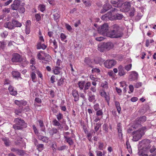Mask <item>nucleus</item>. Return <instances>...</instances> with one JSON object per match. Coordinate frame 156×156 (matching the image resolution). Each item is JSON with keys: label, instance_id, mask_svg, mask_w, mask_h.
Here are the masks:
<instances>
[{"label": "nucleus", "instance_id": "f257e3e1", "mask_svg": "<svg viewBox=\"0 0 156 156\" xmlns=\"http://www.w3.org/2000/svg\"><path fill=\"white\" fill-rule=\"evenodd\" d=\"M113 30L108 32V25L107 23H104L98 29V32L103 35L112 38H117L121 37L122 33L120 31L119 26L115 24L112 26Z\"/></svg>", "mask_w": 156, "mask_h": 156}, {"label": "nucleus", "instance_id": "f03ea898", "mask_svg": "<svg viewBox=\"0 0 156 156\" xmlns=\"http://www.w3.org/2000/svg\"><path fill=\"white\" fill-rule=\"evenodd\" d=\"M146 129V127H144L141 128H139L137 130L133 131L132 133L133 141L136 142L140 140L144 134L145 131Z\"/></svg>", "mask_w": 156, "mask_h": 156}, {"label": "nucleus", "instance_id": "7ed1b4c3", "mask_svg": "<svg viewBox=\"0 0 156 156\" xmlns=\"http://www.w3.org/2000/svg\"><path fill=\"white\" fill-rule=\"evenodd\" d=\"M114 47L113 44L111 42L101 43L98 45V50L101 52L108 51Z\"/></svg>", "mask_w": 156, "mask_h": 156}, {"label": "nucleus", "instance_id": "20e7f679", "mask_svg": "<svg viewBox=\"0 0 156 156\" xmlns=\"http://www.w3.org/2000/svg\"><path fill=\"white\" fill-rule=\"evenodd\" d=\"M146 117L143 116L137 118L134 122V124L132 126L134 129L140 128L141 124L144 122L146 120Z\"/></svg>", "mask_w": 156, "mask_h": 156}, {"label": "nucleus", "instance_id": "39448f33", "mask_svg": "<svg viewBox=\"0 0 156 156\" xmlns=\"http://www.w3.org/2000/svg\"><path fill=\"white\" fill-rule=\"evenodd\" d=\"M117 9L115 8H112L111 9V11L105 15L102 16L101 19L103 20H112L113 19L112 18V13L111 12H113L117 10Z\"/></svg>", "mask_w": 156, "mask_h": 156}, {"label": "nucleus", "instance_id": "423d86ee", "mask_svg": "<svg viewBox=\"0 0 156 156\" xmlns=\"http://www.w3.org/2000/svg\"><path fill=\"white\" fill-rule=\"evenodd\" d=\"M116 62L114 60L110 59L106 60L104 62L105 67L108 69H110L115 66Z\"/></svg>", "mask_w": 156, "mask_h": 156}, {"label": "nucleus", "instance_id": "0eeeda50", "mask_svg": "<svg viewBox=\"0 0 156 156\" xmlns=\"http://www.w3.org/2000/svg\"><path fill=\"white\" fill-rule=\"evenodd\" d=\"M150 140L148 139H144L140 141L139 144L141 145L144 149L147 150L150 149L151 146L150 145Z\"/></svg>", "mask_w": 156, "mask_h": 156}, {"label": "nucleus", "instance_id": "6e6552de", "mask_svg": "<svg viewBox=\"0 0 156 156\" xmlns=\"http://www.w3.org/2000/svg\"><path fill=\"white\" fill-rule=\"evenodd\" d=\"M14 122L16 124L24 128H26L27 126V124L26 123L24 120L21 119L19 118L15 119Z\"/></svg>", "mask_w": 156, "mask_h": 156}, {"label": "nucleus", "instance_id": "1a4fd4ad", "mask_svg": "<svg viewBox=\"0 0 156 156\" xmlns=\"http://www.w3.org/2000/svg\"><path fill=\"white\" fill-rule=\"evenodd\" d=\"M49 131L50 135L51 137L53 136L54 134H56V137H55V138L58 139L60 138V134L59 131L57 129L55 128H52L51 129H50Z\"/></svg>", "mask_w": 156, "mask_h": 156}, {"label": "nucleus", "instance_id": "9d476101", "mask_svg": "<svg viewBox=\"0 0 156 156\" xmlns=\"http://www.w3.org/2000/svg\"><path fill=\"white\" fill-rule=\"evenodd\" d=\"M22 60V58L20 55L16 53L14 54L12 58V61L13 62H20Z\"/></svg>", "mask_w": 156, "mask_h": 156}, {"label": "nucleus", "instance_id": "9b49d317", "mask_svg": "<svg viewBox=\"0 0 156 156\" xmlns=\"http://www.w3.org/2000/svg\"><path fill=\"white\" fill-rule=\"evenodd\" d=\"M138 79V74L136 71H132L129 76V81H135Z\"/></svg>", "mask_w": 156, "mask_h": 156}, {"label": "nucleus", "instance_id": "f8f14e48", "mask_svg": "<svg viewBox=\"0 0 156 156\" xmlns=\"http://www.w3.org/2000/svg\"><path fill=\"white\" fill-rule=\"evenodd\" d=\"M20 5V1L18 0H15L11 5V8L13 10H17Z\"/></svg>", "mask_w": 156, "mask_h": 156}, {"label": "nucleus", "instance_id": "ddd939ff", "mask_svg": "<svg viewBox=\"0 0 156 156\" xmlns=\"http://www.w3.org/2000/svg\"><path fill=\"white\" fill-rule=\"evenodd\" d=\"M118 69L119 76H122L126 74V72L125 71L124 68L122 66L119 65L118 67Z\"/></svg>", "mask_w": 156, "mask_h": 156}, {"label": "nucleus", "instance_id": "4468645a", "mask_svg": "<svg viewBox=\"0 0 156 156\" xmlns=\"http://www.w3.org/2000/svg\"><path fill=\"white\" fill-rule=\"evenodd\" d=\"M112 6L109 3H106L104 5L102 9L101 10V13H104L106 12L109 9H111Z\"/></svg>", "mask_w": 156, "mask_h": 156}, {"label": "nucleus", "instance_id": "2eb2a0df", "mask_svg": "<svg viewBox=\"0 0 156 156\" xmlns=\"http://www.w3.org/2000/svg\"><path fill=\"white\" fill-rule=\"evenodd\" d=\"M130 2H126L124 3L123 8L125 12H127L130 9Z\"/></svg>", "mask_w": 156, "mask_h": 156}, {"label": "nucleus", "instance_id": "dca6fc26", "mask_svg": "<svg viewBox=\"0 0 156 156\" xmlns=\"http://www.w3.org/2000/svg\"><path fill=\"white\" fill-rule=\"evenodd\" d=\"M4 27L6 28H8L9 30L14 29V27L12 22L9 21L5 23L4 24Z\"/></svg>", "mask_w": 156, "mask_h": 156}, {"label": "nucleus", "instance_id": "f3484780", "mask_svg": "<svg viewBox=\"0 0 156 156\" xmlns=\"http://www.w3.org/2000/svg\"><path fill=\"white\" fill-rule=\"evenodd\" d=\"M111 2L115 7H119L122 4V3H120V2L119 0H111Z\"/></svg>", "mask_w": 156, "mask_h": 156}, {"label": "nucleus", "instance_id": "a211bd4d", "mask_svg": "<svg viewBox=\"0 0 156 156\" xmlns=\"http://www.w3.org/2000/svg\"><path fill=\"white\" fill-rule=\"evenodd\" d=\"M72 94L74 98V101L75 102L78 101L79 100V96L78 91L75 90H73Z\"/></svg>", "mask_w": 156, "mask_h": 156}, {"label": "nucleus", "instance_id": "6ab92c4d", "mask_svg": "<svg viewBox=\"0 0 156 156\" xmlns=\"http://www.w3.org/2000/svg\"><path fill=\"white\" fill-rule=\"evenodd\" d=\"M87 95L88 96V100L90 102H92L95 99V96L91 91H89Z\"/></svg>", "mask_w": 156, "mask_h": 156}, {"label": "nucleus", "instance_id": "aec40b11", "mask_svg": "<svg viewBox=\"0 0 156 156\" xmlns=\"http://www.w3.org/2000/svg\"><path fill=\"white\" fill-rule=\"evenodd\" d=\"M12 22L14 27V29L15 27H20L22 26L21 23L18 21L12 19Z\"/></svg>", "mask_w": 156, "mask_h": 156}, {"label": "nucleus", "instance_id": "412c9836", "mask_svg": "<svg viewBox=\"0 0 156 156\" xmlns=\"http://www.w3.org/2000/svg\"><path fill=\"white\" fill-rule=\"evenodd\" d=\"M112 18L113 19V20H120L123 18V16L121 14H116L115 15L112 16Z\"/></svg>", "mask_w": 156, "mask_h": 156}, {"label": "nucleus", "instance_id": "4be33fe9", "mask_svg": "<svg viewBox=\"0 0 156 156\" xmlns=\"http://www.w3.org/2000/svg\"><path fill=\"white\" fill-rule=\"evenodd\" d=\"M64 138L69 145H72L73 144V141L70 137L64 136Z\"/></svg>", "mask_w": 156, "mask_h": 156}, {"label": "nucleus", "instance_id": "5701e85b", "mask_svg": "<svg viewBox=\"0 0 156 156\" xmlns=\"http://www.w3.org/2000/svg\"><path fill=\"white\" fill-rule=\"evenodd\" d=\"M100 94L102 97H104L107 102H108L110 100L109 97L106 94L105 92L103 91L100 93Z\"/></svg>", "mask_w": 156, "mask_h": 156}, {"label": "nucleus", "instance_id": "b1692460", "mask_svg": "<svg viewBox=\"0 0 156 156\" xmlns=\"http://www.w3.org/2000/svg\"><path fill=\"white\" fill-rule=\"evenodd\" d=\"M78 87L80 90H83L85 84L84 81H80L78 83Z\"/></svg>", "mask_w": 156, "mask_h": 156}, {"label": "nucleus", "instance_id": "393cba45", "mask_svg": "<svg viewBox=\"0 0 156 156\" xmlns=\"http://www.w3.org/2000/svg\"><path fill=\"white\" fill-rule=\"evenodd\" d=\"M56 80H58L57 84L58 86H61L63 85L64 82V79L62 77H60L59 79L57 76Z\"/></svg>", "mask_w": 156, "mask_h": 156}, {"label": "nucleus", "instance_id": "a878e982", "mask_svg": "<svg viewBox=\"0 0 156 156\" xmlns=\"http://www.w3.org/2000/svg\"><path fill=\"white\" fill-rule=\"evenodd\" d=\"M115 103L118 112L119 113H120V111L121 110V108L119 102L117 101H115Z\"/></svg>", "mask_w": 156, "mask_h": 156}, {"label": "nucleus", "instance_id": "bb28decb", "mask_svg": "<svg viewBox=\"0 0 156 156\" xmlns=\"http://www.w3.org/2000/svg\"><path fill=\"white\" fill-rule=\"evenodd\" d=\"M2 140L4 142V144L6 146H8L10 145V141L6 137L3 138Z\"/></svg>", "mask_w": 156, "mask_h": 156}, {"label": "nucleus", "instance_id": "cd10ccee", "mask_svg": "<svg viewBox=\"0 0 156 156\" xmlns=\"http://www.w3.org/2000/svg\"><path fill=\"white\" fill-rule=\"evenodd\" d=\"M12 74L13 76L15 78L19 77L20 75V74L19 72L15 71L12 72Z\"/></svg>", "mask_w": 156, "mask_h": 156}, {"label": "nucleus", "instance_id": "c85d7f7f", "mask_svg": "<svg viewBox=\"0 0 156 156\" xmlns=\"http://www.w3.org/2000/svg\"><path fill=\"white\" fill-rule=\"evenodd\" d=\"M84 62L90 66L91 67H93L92 66H91V61L89 58L88 57H86L85 58Z\"/></svg>", "mask_w": 156, "mask_h": 156}, {"label": "nucleus", "instance_id": "c756f323", "mask_svg": "<svg viewBox=\"0 0 156 156\" xmlns=\"http://www.w3.org/2000/svg\"><path fill=\"white\" fill-rule=\"evenodd\" d=\"M17 10L20 12L21 13H23L25 11V9L24 7L22 5H20Z\"/></svg>", "mask_w": 156, "mask_h": 156}, {"label": "nucleus", "instance_id": "7c9ffc66", "mask_svg": "<svg viewBox=\"0 0 156 156\" xmlns=\"http://www.w3.org/2000/svg\"><path fill=\"white\" fill-rule=\"evenodd\" d=\"M61 68L60 67L55 66V68L54 70V73L55 74H58L60 73V70Z\"/></svg>", "mask_w": 156, "mask_h": 156}, {"label": "nucleus", "instance_id": "2f4dec72", "mask_svg": "<svg viewBox=\"0 0 156 156\" xmlns=\"http://www.w3.org/2000/svg\"><path fill=\"white\" fill-rule=\"evenodd\" d=\"M13 128L15 130H22L23 127L20 126H18V125L16 124L13 125Z\"/></svg>", "mask_w": 156, "mask_h": 156}, {"label": "nucleus", "instance_id": "473e14b6", "mask_svg": "<svg viewBox=\"0 0 156 156\" xmlns=\"http://www.w3.org/2000/svg\"><path fill=\"white\" fill-rule=\"evenodd\" d=\"M126 145L127 146V148L130 153H132V149L131 147V146L129 144V141L128 140L126 142Z\"/></svg>", "mask_w": 156, "mask_h": 156}, {"label": "nucleus", "instance_id": "72a5a7b5", "mask_svg": "<svg viewBox=\"0 0 156 156\" xmlns=\"http://www.w3.org/2000/svg\"><path fill=\"white\" fill-rule=\"evenodd\" d=\"M66 35L63 33H61L60 35V38L61 40L62 41H64L65 42H66L67 40L65 41V39L66 38Z\"/></svg>", "mask_w": 156, "mask_h": 156}, {"label": "nucleus", "instance_id": "f704fd0d", "mask_svg": "<svg viewBox=\"0 0 156 156\" xmlns=\"http://www.w3.org/2000/svg\"><path fill=\"white\" fill-rule=\"evenodd\" d=\"M54 19L55 20H58L60 17V16L58 12H55L53 14Z\"/></svg>", "mask_w": 156, "mask_h": 156}, {"label": "nucleus", "instance_id": "c9c22d12", "mask_svg": "<svg viewBox=\"0 0 156 156\" xmlns=\"http://www.w3.org/2000/svg\"><path fill=\"white\" fill-rule=\"evenodd\" d=\"M101 126V124L99 123H97L94 127V129L96 132H97L99 129V128Z\"/></svg>", "mask_w": 156, "mask_h": 156}, {"label": "nucleus", "instance_id": "e433bc0d", "mask_svg": "<svg viewBox=\"0 0 156 156\" xmlns=\"http://www.w3.org/2000/svg\"><path fill=\"white\" fill-rule=\"evenodd\" d=\"M58 121H60L63 118V116L62 113H59L58 114L56 115Z\"/></svg>", "mask_w": 156, "mask_h": 156}, {"label": "nucleus", "instance_id": "4c0bfd02", "mask_svg": "<svg viewBox=\"0 0 156 156\" xmlns=\"http://www.w3.org/2000/svg\"><path fill=\"white\" fill-rule=\"evenodd\" d=\"M25 153L23 150H21L19 149L17 154L19 155L23 156L24 155Z\"/></svg>", "mask_w": 156, "mask_h": 156}, {"label": "nucleus", "instance_id": "58836bf2", "mask_svg": "<svg viewBox=\"0 0 156 156\" xmlns=\"http://www.w3.org/2000/svg\"><path fill=\"white\" fill-rule=\"evenodd\" d=\"M96 115L98 116H102L103 115V112L102 110H99L97 111Z\"/></svg>", "mask_w": 156, "mask_h": 156}, {"label": "nucleus", "instance_id": "ea45409f", "mask_svg": "<svg viewBox=\"0 0 156 156\" xmlns=\"http://www.w3.org/2000/svg\"><path fill=\"white\" fill-rule=\"evenodd\" d=\"M38 8L42 12H43L45 10V6L44 5H40Z\"/></svg>", "mask_w": 156, "mask_h": 156}, {"label": "nucleus", "instance_id": "a19ab883", "mask_svg": "<svg viewBox=\"0 0 156 156\" xmlns=\"http://www.w3.org/2000/svg\"><path fill=\"white\" fill-rule=\"evenodd\" d=\"M135 9L133 8H131L129 12V16H134V13L135 12Z\"/></svg>", "mask_w": 156, "mask_h": 156}, {"label": "nucleus", "instance_id": "79ce46f5", "mask_svg": "<svg viewBox=\"0 0 156 156\" xmlns=\"http://www.w3.org/2000/svg\"><path fill=\"white\" fill-rule=\"evenodd\" d=\"M131 67L132 64H129V65L126 66H125V69L126 71H129L131 69Z\"/></svg>", "mask_w": 156, "mask_h": 156}, {"label": "nucleus", "instance_id": "37998d69", "mask_svg": "<svg viewBox=\"0 0 156 156\" xmlns=\"http://www.w3.org/2000/svg\"><path fill=\"white\" fill-rule=\"evenodd\" d=\"M142 85V83L140 82H137L134 84V86L136 88H138L141 87Z\"/></svg>", "mask_w": 156, "mask_h": 156}, {"label": "nucleus", "instance_id": "c03bdc74", "mask_svg": "<svg viewBox=\"0 0 156 156\" xmlns=\"http://www.w3.org/2000/svg\"><path fill=\"white\" fill-rule=\"evenodd\" d=\"M53 122L54 125L55 126H59L60 125V123L56 119L54 120Z\"/></svg>", "mask_w": 156, "mask_h": 156}, {"label": "nucleus", "instance_id": "a18cd8bd", "mask_svg": "<svg viewBox=\"0 0 156 156\" xmlns=\"http://www.w3.org/2000/svg\"><path fill=\"white\" fill-rule=\"evenodd\" d=\"M85 85L84 88L85 90H88L90 86L91 83L90 82H88Z\"/></svg>", "mask_w": 156, "mask_h": 156}, {"label": "nucleus", "instance_id": "49530a36", "mask_svg": "<svg viewBox=\"0 0 156 156\" xmlns=\"http://www.w3.org/2000/svg\"><path fill=\"white\" fill-rule=\"evenodd\" d=\"M33 129L34 132L35 133L36 135H38L39 134L38 131L34 125L33 126Z\"/></svg>", "mask_w": 156, "mask_h": 156}, {"label": "nucleus", "instance_id": "de8ad7c7", "mask_svg": "<svg viewBox=\"0 0 156 156\" xmlns=\"http://www.w3.org/2000/svg\"><path fill=\"white\" fill-rule=\"evenodd\" d=\"M100 72V70L99 69L96 68H93L92 70V73H94L96 72L97 73H99Z\"/></svg>", "mask_w": 156, "mask_h": 156}, {"label": "nucleus", "instance_id": "09e8293b", "mask_svg": "<svg viewBox=\"0 0 156 156\" xmlns=\"http://www.w3.org/2000/svg\"><path fill=\"white\" fill-rule=\"evenodd\" d=\"M35 16L37 21H38L41 20V17L40 16V14L38 13L36 14Z\"/></svg>", "mask_w": 156, "mask_h": 156}, {"label": "nucleus", "instance_id": "8fccbe9b", "mask_svg": "<svg viewBox=\"0 0 156 156\" xmlns=\"http://www.w3.org/2000/svg\"><path fill=\"white\" fill-rule=\"evenodd\" d=\"M103 129L105 131L106 133L108 132V127L107 124H105L103 125Z\"/></svg>", "mask_w": 156, "mask_h": 156}, {"label": "nucleus", "instance_id": "3c124183", "mask_svg": "<svg viewBox=\"0 0 156 156\" xmlns=\"http://www.w3.org/2000/svg\"><path fill=\"white\" fill-rule=\"evenodd\" d=\"M57 76L53 75L51 77L50 79L51 83H53L55 82V80L56 78H57Z\"/></svg>", "mask_w": 156, "mask_h": 156}, {"label": "nucleus", "instance_id": "603ef678", "mask_svg": "<svg viewBox=\"0 0 156 156\" xmlns=\"http://www.w3.org/2000/svg\"><path fill=\"white\" fill-rule=\"evenodd\" d=\"M31 76L32 79V80L33 82H34V80L36 78V75L34 73H32L31 74Z\"/></svg>", "mask_w": 156, "mask_h": 156}, {"label": "nucleus", "instance_id": "864d4df0", "mask_svg": "<svg viewBox=\"0 0 156 156\" xmlns=\"http://www.w3.org/2000/svg\"><path fill=\"white\" fill-rule=\"evenodd\" d=\"M66 145H63L58 147L57 149L59 151H62L66 149Z\"/></svg>", "mask_w": 156, "mask_h": 156}, {"label": "nucleus", "instance_id": "5fc2aeb1", "mask_svg": "<svg viewBox=\"0 0 156 156\" xmlns=\"http://www.w3.org/2000/svg\"><path fill=\"white\" fill-rule=\"evenodd\" d=\"M99 145L98 147L99 149L100 150H102L104 146V144L102 143L99 142Z\"/></svg>", "mask_w": 156, "mask_h": 156}, {"label": "nucleus", "instance_id": "6e6d98bb", "mask_svg": "<svg viewBox=\"0 0 156 156\" xmlns=\"http://www.w3.org/2000/svg\"><path fill=\"white\" fill-rule=\"evenodd\" d=\"M53 47H54V48L55 49L57 48L58 47L57 42L55 39L53 40Z\"/></svg>", "mask_w": 156, "mask_h": 156}, {"label": "nucleus", "instance_id": "4d7b16f0", "mask_svg": "<svg viewBox=\"0 0 156 156\" xmlns=\"http://www.w3.org/2000/svg\"><path fill=\"white\" fill-rule=\"evenodd\" d=\"M8 34V32L5 31L3 32L1 34V36L2 37H5L7 36Z\"/></svg>", "mask_w": 156, "mask_h": 156}, {"label": "nucleus", "instance_id": "13d9d810", "mask_svg": "<svg viewBox=\"0 0 156 156\" xmlns=\"http://www.w3.org/2000/svg\"><path fill=\"white\" fill-rule=\"evenodd\" d=\"M37 57L40 60H42L44 59V58L42 56L41 54L39 53L37 55Z\"/></svg>", "mask_w": 156, "mask_h": 156}, {"label": "nucleus", "instance_id": "bf43d9fd", "mask_svg": "<svg viewBox=\"0 0 156 156\" xmlns=\"http://www.w3.org/2000/svg\"><path fill=\"white\" fill-rule=\"evenodd\" d=\"M104 38L102 37H97L95 38V40L98 41H101L104 39Z\"/></svg>", "mask_w": 156, "mask_h": 156}, {"label": "nucleus", "instance_id": "052dcab7", "mask_svg": "<svg viewBox=\"0 0 156 156\" xmlns=\"http://www.w3.org/2000/svg\"><path fill=\"white\" fill-rule=\"evenodd\" d=\"M38 122L39 123V125L40 127H42L44 126V124L42 120L39 119L38 120Z\"/></svg>", "mask_w": 156, "mask_h": 156}, {"label": "nucleus", "instance_id": "680f3d73", "mask_svg": "<svg viewBox=\"0 0 156 156\" xmlns=\"http://www.w3.org/2000/svg\"><path fill=\"white\" fill-rule=\"evenodd\" d=\"M99 107V105L98 104H96L94 106V108L95 111L98 110Z\"/></svg>", "mask_w": 156, "mask_h": 156}, {"label": "nucleus", "instance_id": "e2e57ef3", "mask_svg": "<svg viewBox=\"0 0 156 156\" xmlns=\"http://www.w3.org/2000/svg\"><path fill=\"white\" fill-rule=\"evenodd\" d=\"M14 103L15 104L18 106H20L21 105V100H15L14 101Z\"/></svg>", "mask_w": 156, "mask_h": 156}, {"label": "nucleus", "instance_id": "0e129e2a", "mask_svg": "<svg viewBox=\"0 0 156 156\" xmlns=\"http://www.w3.org/2000/svg\"><path fill=\"white\" fill-rule=\"evenodd\" d=\"M35 101L37 103L40 104L41 103V100L38 98H36L35 99Z\"/></svg>", "mask_w": 156, "mask_h": 156}, {"label": "nucleus", "instance_id": "69168bd1", "mask_svg": "<svg viewBox=\"0 0 156 156\" xmlns=\"http://www.w3.org/2000/svg\"><path fill=\"white\" fill-rule=\"evenodd\" d=\"M19 149L18 148H12L11 149V151L15 152L17 154Z\"/></svg>", "mask_w": 156, "mask_h": 156}, {"label": "nucleus", "instance_id": "338daca9", "mask_svg": "<svg viewBox=\"0 0 156 156\" xmlns=\"http://www.w3.org/2000/svg\"><path fill=\"white\" fill-rule=\"evenodd\" d=\"M66 29L69 31H70L72 30V27L69 25L66 24Z\"/></svg>", "mask_w": 156, "mask_h": 156}, {"label": "nucleus", "instance_id": "774afa93", "mask_svg": "<svg viewBox=\"0 0 156 156\" xmlns=\"http://www.w3.org/2000/svg\"><path fill=\"white\" fill-rule=\"evenodd\" d=\"M97 156H102V153L100 151H97Z\"/></svg>", "mask_w": 156, "mask_h": 156}]
</instances>
